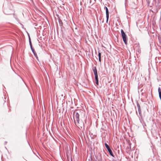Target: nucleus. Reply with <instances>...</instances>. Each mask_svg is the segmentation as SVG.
Wrapping results in <instances>:
<instances>
[{"label": "nucleus", "mask_w": 161, "mask_h": 161, "mask_svg": "<svg viewBox=\"0 0 161 161\" xmlns=\"http://www.w3.org/2000/svg\"><path fill=\"white\" fill-rule=\"evenodd\" d=\"M95 156L96 159L98 161H105L103 153H98L95 155Z\"/></svg>", "instance_id": "nucleus-1"}, {"label": "nucleus", "mask_w": 161, "mask_h": 161, "mask_svg": "<svg viewBox=\"0 0 161 161\" xmlns=\"http://www.w3.org/2000/svg\"><path fill=\"white\" fill-rule=\"evenodd\" d=\"M105 146L108 150V152L109 154L112 157H114V155L113 152L111 150V148L106 143H104Z\"/></svg>", "instance_id": "nucleus-2"}, {"label": "nucleus", "mask_w": 161, "mask_h": 161, "mask_svg": "<svg viewBox=\"0 0 161 161\" xmlns=\"http://www.w3.org/2000/svg\"><path fill=\"white\" fill-rule=\"evenodd\" d=\"M4 13L7 15H9L13 13V11L12 9H9L8 8L4 9L3 11Z\"/></svg>", "instance_id": "nucleus-3"}, {"label": "nucleus", "mask_w": 161, "mask_h": 161, "mask_svg": "<svg viewBox=\"0 0 161 161\" xmlns=\"http://www.w3.org/2000/svg\"><path fill=\"white\" fill-rule=\"evenodd\" d=\"M30 47L32 51V52L33 53L34 56L36 58L37 60L38 61H39V59H38V57L37 56V54L36 51H35L34 49L33 48L32 45H31V46H30Z\"/></svg>", "instance_id": "nucleus-4"}, {"label": "nucleus", "mask_w": 161, "mask_h": 161, "mask_svg": "<svg viewBox=\"0 0 161 161\" xmlns=\"http://www.w3.org/2000/svg\"><path fill=\"white\" fill-rule=\"evenodd\" d=\"M136 104H137V106L139 114L140 116L141 117V118H142V115L141 114V111L140 105V104H139V103L137 102Z\"/></svg>", "instance_id": "nucleus-5"}, {"label": "nucleus", "mask_w": 161, "mask_h": 161, "mask_svg": "<svg viewBox=\"0 0 161 161\" xmlns=\"http://www.w3.org/2000/svg\"><path fill=\"white\" fill-rule=\"evenodd\" d=\"M123 41L125 44H127V36L126 34H125L122 36Z\"/></svg>", "instance_id": "nucleus-6"}, {"label": "nucleus", "mask_w": 161, "mask_h": 161, "mask_svg": "<svg viewBox=\"0 0 161 161\" xmlns=\"http://www.w3.org/2000/svg\"><path fill=\"white\" fill-rule=\"evenodd\" d=\"M123 41L125 44H127V36L126 34H125L122 36Z\"/></svg>", "instance_id": "nucleus-7"}, {"label": "nucleus", "mask_w": 161, "mask_h": 161, "mask_svg": "<svg viewBox=\"0 0 161 161\" xmlns=\"http://www.w3.org/2000/svg\"><path fill=\"white\" fill-rule=\"evenodd\" d=\"M75 118L76 119L77 121V123L79 124V121H80V115L78 113L76 112L75 113Z\"/></svg>", "instance_id": "nucleus-8"}, {"label": "nucleus", "mask_w": 161, "mask_h": 161, "mask_svg": "<svg viewBox=\"0 0 161 161\" xmlns=\"http://www.w3.org/2000/svg\"><path fill=\"white\" fill-rule=\"evenodd\" d=\"M95 75V78L96 81V84L97 85H99V82H98V74L94 75Z\"/></svg>", "instance_id": "nucleus-9"}, {"label": "nucleus", "mask_w": 161, "mask_h": 161, "mask_svg": "<svg viewBox=\"0 0 161 161\" xmlns=\"http://www.w3.org/2000/svg\"><path fill=\"white\" fill-rule=\"evenodd\" d=\"M135 45V48L136 51H139V50H140V46L139 43H136Z\"/></svg>", "instance_id": "nucleus-10"}, {"label": "nucleus", "mask_w": 161, "mask_h": 161, "mask_svg": "<svg viewBox=\"0 0 161 161\" xmlns=\"http://www.w3.org/2000/svg\"><path fill=\"white\" fill-rule=\"evenodd\" d=\"M156 4L157 5H156V11L158 12L160 8V5L161 4L159 3H157Z\"/></svg>", "instance_id": "nucleus-11"}, {"label": "nucleus", "mask_w": 161, "mask_h": 161, "mask_svg": "<svg viewBox=\"0 0 161 161\" xmlns=\"http://www.w3.org/2000/svg\"><path fill=\"white\" fill-rule=\"evenodd\" d=\"M93 71V72L94 74V75H97V70L96 69V66H94L93 67V69H92Z\"/></svg>", "instance_id": "nucleus-12"}, {"label": "nucleus", "mask_w": 161, "mask_h": 161, "mask_svg": "<svg viewBox=\"0 0 161 161\" xmlns=\"http://www.w3.org/2000/svg\"><path fill=\"white\" fill-rule=\"evenodd\" d=\"M104 8L105 9V10H106V15H109V11H108V8L107 7L105 6L104 7Z\"/></svg>", "instance_id": "nucleus-13"}, {"label": "nucleus", "mask_w": 161, "mask_h": 161, "mask_svg": "<svg viewBox=\"0 0 161 161\" xmlns=\"http://www.w3.org/2000/svg\"><path fill=\"white\" fill-rule=\"evenodd\" d=\"M98 59L99 61L101 62V53L100 52L98 51Z\"/></svg>", "instance_id": "nucleus-14"}, {"label": "nucleus", "mask_w": 161, "mask_h": 161, "mask_svg": "<svg viewBox=\"0 0 161 161\" xmlns=\"http://www.w3.org/2000/svg\"><path fill=\"white\" fill-rule=\"evenodd\" d=\"M28 38H29V44H30V46H31V45H32V43H31V41L30 36L29 34L28 33Z\"/></svg>", "instance_id": "nucleus-15"}, {"label": "nucleus", "mask_w": 161, "mask_h": 161, "mask_svg": "<svg viewBox=\"0 0 161 161\" xmlns=\"http://www.w3.org/2000/svg\"><path fill=\"white\" fill-rule=\"evenodd\" d=\"M58 22H59V24L61 26H63V23L62 22V21L60 19H59V20H58Z\"/></svg>", "instance_id": "nucleus-16"}, {"label": "nucleus", "mask_w": 161, "mask_h": 161, "mask_svg": "<svg viewBox=\"0 0 161 161\" xmlns=\"http://www.w3.org/2000/svg\"><path fill=\"white\" fill-rule=\"evenodd\" d=\"M120 31L121 33V36L125 34V33L123 30L121 29Z\"/></svg>", "instance_id": "nucleus-17"}, {"label": "nucleus", "mask_w": 161, "mask_h": 161, "mask_svg": "<svg viewBox=\"0 0 161 161\" xmlns=\"http://www.w3.org/2000/svg\"><path fill=\"white\" fill-rule=\"evenodd\" d=\"M109 15H106V22L107 23L108 22V19H109Z\"/></svg>", "instance_id": "nucleus-18"}, {"label": "nucleus", "mask_w": 161, "mask_h": 161, "mask_svg": "<svg viewBox=\"0 0 161 161\" xmlns=\"http://www.w3.org/2000/svg\"><path fill=\"white\" fill-rule=\"evenodd\" d=\"M146 1L148 3V4H149L150 3V1H149V0H146Z\"/></svg>", "instance_id": "nucleus-19"}, {"label": "nucleus", "mask_w": 161, "mask_h": 161, "mask_svg": "<svg viewBox=\"0 0 161 161\" xmlns=\"http://www.w3.org/2000/svg\"><path fill=\"white\" fill-rule=\"evenodd\" d=\"M127 1V0H125V5H126V4Z\"/></svg>", "instance_id": "nucleus-20"}, {"label": "nucleus", "mask_w": 161, "mask_h": 161, "mask_svg": "<svg viewBox=\"0 0 161 161\" xmlns=\"http://www.w3.org/2000/svg\"><path fill=\"white\" fill-rule=\"evenodd\" d=\"M19 78L22 80L23 81V79H22V78L19 76Z\"/></svg>", "instance_id": "nucleus-21"}, {"label": "nucleus", "mask_w": 161, "mask_h": 161, "mask_svg": "<svg viewBox=\"0 0 161 161\" xmlns=\"http://www.w3.org/2000/svg\"><path fill=\"white\" fill-rule=\"evenodd\" d=\"M74 122H75V125H76V122H75V118H74Z\"/></svg>", "instance_id": "nucleus-22"}, {"label": "nucleus", "mask_w": 161, "mask_h": 161, "mask_svg": "<svg viewBox=\"0 0 161 161\" xmlns=\"http://www.w3.org/2000/svg\"><path fill=\"white\" fill-rule=\"evenodd\" d=\"M7 142H6V141H5V142H4V144H7Z\"/></svg>", "instance_id": "nucleus-23"}, {"label": "nucleus", "mask_w": 161, "mask_h": 161, "mask_svg": "<svg viewBox=\"0 0 161 161\" xmlns=\"http://www.w3.org/2000/svg\"><path fill=\"white\" fill-rule=\"evenodd\" d=\"M34 24V25H35V26H37V25L36 24V23H35Z\"/></svg>", "instance_id": "nucleus-24"}, {"label": "nucleus", "mask_w": 161, "mask_h": 161, "mask_svg": "<svg viewBox=\"0 0 161 161\" xmlns=\"http://www.w3.org/2000/svg\"><path fill=\"white\" fill-rule=\"evenodd\" d=\"M77 29V28H75V29Z\"/></svg>", "instance_id": "nucleus-25"}, {"label": "nucleus", "mask_w": 161, "mask_h": 161, "mask_svg": "<svg viewBox=\"0 0 161 161\" xmlns=\"http://www.w3.org/2000/svg\"><path fill=\"white\" fill-rule=\"evenodd\" d=\"M61 31L63 32V31L62 30H61Z\"/></svg>", "instance_id": "nucleus-26"}, {"label": "nucleus", "mask_w": 161, "mask_h": 161, "mask_svg": "<svg viewBox=\"0 0 161 161\" xmlns=\"http://www.w3.org/2000/svg\"><path fill=\"white\" fill-rule=\"evenodd\" d=\"M136 114H137V111H136Z\"/></svg>", "instance_id": "nucleus-27"}, {"label": "nucleus", "mask_w": 161, "mask_h": 161, "mask_svg": "<svg viewBox=\"0 0 161 161\" xmlns=\"http://www.w3.org/2000/svg\"><path fill=\"white\" fill-rule=\"evenodd\" d=\"M103 21H102V23H103Z\"/></svg>", "instance_id": "nucleus-28"}]
</instances>
